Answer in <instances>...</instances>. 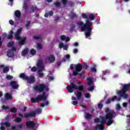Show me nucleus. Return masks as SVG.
Returning a JSON list of instances; mask_svg holds the SVG:
<instances>
[{
	"label": "nucleus",
	"instance_id": "f257e3e1",
	"mask_svg": "<svg viewBox=\"0 0 130 130\" xmlns=\"http://www.w3.org/2000/svg\"><path fill=\"white\" fill-rule=\"evenodd\" d=\"M105 112L106 113L105 116H100L99 118H95L94 119L95 123H99L100 122L102 125H104L106 123L108 126H110L114 122L113 118L117 115V113L114 111H111L109 108L105 109Z\"/></svg>",
	"mask_w": 130,
	"mask_h": 130
},
{
	"label": "nucleus",
	"instance_id": "f03ea898",
	"mask_svg": "<svg viewBox=\"0 0 130 130\" xmlns=\"http://www.w3.org/2000/svg\"><path fill=\"white\" fill-rule=\"evenodd\" d=\"M67 89L69 93H73L74 90H78L79 91H77L75 94L78 100H81L82 98V95H83L82 92H85V88L84 87V86H77L74 82H72L70 85H68Z\"/></svg>",
	"mask_w": 130,
	"mask_h": 130
},
{
	"label": "nucleus",
	"instance_id": "7ed1b4c3",
	"mask_svg": "<svg viewBox=\"0 0 130 130\" xmlns=\"http://www.w3.org/2000/svg\"><path fill=\"white\" fill-rule=\"evenodd\" d=\"M35 91H37V92H43L42 94H39L38 96L41 100V101H46L47 100V96H46V92L49 91V88L48 86L45 85L44 83L40 84L38 85H36L33 88ZM45 91L46 92L44 91ZM44 91V92H43Z\"/></svg>",
	"mask_w": 130,
	"mask_h": 130
},
{
	"label": "nucleus",
	"instance_id": "20e7f679",
	"mask_svg": "<svg viewBox=\"0 0 130 130\" xmlns=\"http://www.w3.org/2000/svg\"><path fill=\"white\" fill-rule=\"evenodd\" d=\"M91 26H93V22L90 21V18H87L86 23L81 27L82 32H85V35L86 38H88V39H91L90 36L92 35V34H91L92 32V28L90 27Z\"/></svg>",
	"mask_w": 130,
	"mask_h": 130
},
{
	"label": "nucleus",
	"instance_id": "39448f33",
	"mask_svg": "<svg viewBox=\"0 0 130 130\" xmlns=\"http://www.w3.org/2000/svg\"><path fill=\"white\" fill-rule=\"evenodd\" d=\"M130 88V83L129 84H124L123 85V88L121 90H118L117 92V95L120 96L124 99H126L128 95L126 94V92H127V90Z\"/></svg>",
	"mask_w": 130,
	"mask_h": 130
},
{
	"label": "nucleus",
	"instance_id": "423d86ee",
	"mask_svg": "<svg viewBox=\"0 0 130 130\" xmlns=\"http://www.w3.org/2000/svg\"><path fill=\"white\" fill-rule=\"evenodd\" d=\"M42 112L41 108L37 109L36 111H31L29 113H26L24 114V118H28L29 117H35L37 114H41Z\"/></svg>",
	"mask_w": 130,
	"mask_h": 130
},
{
	"label": "nucleus",
	"instance_id": "0eeeda50",
	"mask_svg": "<svg viewBox=\"0 0 130 130\" xmlns=\"http://www.w3.org/2000/svg\"><path fill=\"white\" fill-rule=\"evenodd\" d=\"M19 77L21 79L24 80V81H27V82L29 83V84H34V83H35L36 80L34 76L28 77L25 75L24 73H21L19 75Z\"/></svg>",
	"mask_w": 130,
	"mask_h": 130
},
{
	"label": "nucleus",
	"instance_id": "6e6552de",
	"mask_svg": "<svg viewBox=\"0 0 130 130\" xmlns=\"http://www.w3.org/2000/svg\"><path fill=\"white\" fill-rule=\"evenodd\" d=\"M75 69L76 71H73V75H78L80 76V77H82V76H83V73H79V72H81L83 70V67L82 66V64H81V63L77 64L75 67Z\"/></svg>",
	"mask_w": 130,
	"mask_h": 130
},
{
	"label": "nucleus",
	"instance_id": "1a4fd4ad",
	"mask_svg": "<svg viewBox=\"0 0 130 130\" xmlns=\"http://www.w3.org/2000/svg\"><path fill=\"white\" fill-rule=\"evenodd\" d=\"M46 60L48 61L49 63H53L55 61V56L51 54L47 57Z\"/></svg>",
	"mask_w": 130,
	"mask_h": 130
},
{
	"label": "nucleus",
	"instance_id": "9d476101",
	"mask_svg": "<svg viewBox=\"0 0 130 130\" xmlns=\"http://www.w3.org/2000/svg\"><path fill=\"white\" fill-rule=\"evenodd\" d=\"M10 86L12 87V89L14 90H16V89H18L19 88V84L15 81H11L9 82Z\"/></svg>",
	"mask_w": 130,
	"mask_h": 130
},
{
	"label": "nucleus",
	"instance_id": "9b49d317",
	"mask_svg": "<svg viewBox=\"0 0 130 130\" xmlns=\"http://www.w3.org/2000/svg\"><path fill=\"white\" fill-rule=\"evenodd\" d=\"M5 126H6V127H10V126H11V124L8 122H1L0 130L6 129V128L5 127Z\"/></svg>",
	"mask_w": 130,
	"mask_h": 130
},
{
	"label": "nucleus",
	"instance_id": "f8f14e48",
	"mask_svg": "<svg viewBox=\"0 0 130 130\" xmlns=\"http://www.w3.org/2000/svg\"><path fill=\"white\" fill-rule=\"evenodd\" d=\"M37 67L41 70H43L44 69V65L43 64V60L41 59H39L37 63Z\"/></svg>",
	"mask_w": 130,
	"mask_h": 130
},
{
	"label": "nucleus",
	"instance_id": "ddd939ff",
	"mask_svg": "<svg viewBox=\"0 0 130 130\" xmlns=\"http://www.w3.org/2000/svg\"><path fill=\"white\" fill-rule=\"evenodd\" d=\"M36 125V124H35V122L33 121H27L26 123V125L27 127H34V126H35Z\"/></svg>",
	"mask_w": 130,
	"mask_h": 130
},
{
	"label": "nucleus",
	"instance_id": "4468645a",
	"mask_svg": "<svg viewBox=\"0 0 130 130\" xmlns=\"http://www.w3.org/2000/svg\"><path fill=\"white\" fill-rule=\"evenodd\" d=\"M30 101L32 103H39L41 100H40L39 96L38 95L36 99L31 98L30 99Z\"/></svg>",
	"mask_w": 130,
	"mask_h": 130
},
{
	"label": "nucleus",
	"instance_id": "2eb2a0df",
	"mask_svg": "<svg viewBox=\"0 0 130 130\" xmlns=\"http://www.w3.org/2000/svg\"><path fill=\"white\" fill-rule=\"evenodd\" d=\"M17 40L19 41V45L20 46H22V45H24V44H25V42H26V38H23V39L21 38V39Z\"/></svg>",
	"mask_w": 130,
	"mask_h": 130
},
{
	"label": "nucleus",
	"instance_id": "dca6fc26",
	"mask_svg": "<svg viewBox=\"0 0 130 130\" xmlns=\"http://www.w3.org/2000/svg\"><path fill=\"white\" fill-rule=\"evenodd\" d=\"M7 56L8 57H13L15 56V55L14 54V52L12 50H9L7 52Z\"/></svg>",
	"mask_w": 130,
	"mask_h": 130
},
{
	"label": "nucleus",
	"instance_id": "f3484780",
	"mask_svg": "<svg viewBox=\"0 0 130 130\" xmlns=\"http://www.w3.org/2000/svg\"><path fill=\"white\" fill-rule=\"evenodd\" d=\"M28 51H29V49L28 48H26L25 49H24L21 53L22 56H25V55H26V54H28Z\"/></svg>",
	"mask_w": 130,
	"mask_h": 130
},
{
	"label": "nucleus",
	"instance_id": "a211bd4d",
	"mask_svg": "<svg viewBox=\"0 0 130 130\" xmlns=\"http://www.w3.org/2000/svg\"><path fill=\"white\" fill-rule=\"evenodd\" d=\"M15 15L16 18H18V19L21 18V12L19 10L16 11L15 12Z\"/></svg>",
	"mask_w": 130,
	"mask_h": 130
},
{
	"label": "nucleus",
	"instance_id": "6ab92c4d",
	"mask_svg": "<svg viewBox=\"0 0 130 130\" xmlns=\"http://www.w3.org/2000/svg\"><path fill=\"white\" fill-rule=\"evenodd\" d=\"M5 98L7 100H10V99H13V97L12 96V95H11L9 93H7L5 95Z\"/></svg>",
	"mask_w": 130,
	"mask_h": 130
},
{
	"label": "nucleus",
	"instance_id": "aec40b11",
	"mask_svg": "<svg viewBox=\"0 0 130 130\" xmlns=\"http://www.w3.org/2000/svg\"><path fill=\"white\" fill-rule=\"evenodd\" d=\"M112 102L115 101V100H117V101H120L121 100V99L119 97H118L116 95H115L112 98Z\"/></svg>",
	"mask_w": 130,
	"mask_h": 130
},
{
	"label": "nucleus",
	"instance_id": "412c9836",
	"mask_svg": "<svg viewBox=\"0 0 130 130\" xmlns=\"http://www.w3.org/2000/svg\"><path fill=\"white\" fill-rule=\"evenodd\" d=\"M42 71H43V69H40L38 71V73L40 77H43L44 75L43 73H42Z\"/></svg>",
	"mask_w": 130,
	"mask_h": 130
},
{
	"label": "nucleus",
	"instance_id": "4be33fe9",
	"mask_svg": "<svg viewBox=\"0 0 130 130\" xmlns=\"http://www.w3.org/2000/svg\"><path fill=\"white\" fill-rule=\"evenodd\" d=\"M98 129H100V130H104V125H97L96 127Z\"/></svg>",
	"mask_w": 130,
	"mask_h": 130
},
{
	"label": "nucleus",
	"instance_id": "5701e85b",
	"mask_svg": "<svg viewBox=\"0 0 130 130\" xmlns=\"http://www.w3.org/2000/svg\"><path fill=\"white\" fill-rule=\"evenodd\" d=\"M19 35H20V34H19V32H16L15 34V36L17 39V40H21V37H20Z\"/></svg>",
	"mask_w": 130,
	"mask_h": 130
},
{
	"label": "nucleus",
	"instance_id": "b1692460",
	"mask_svg": "<svg viewBox=\"0 0 130 130\" xmlns=\"http://www.w3.org/2000/svg\"><path fill=\"white\" fill-rule=\"evenodd\" d=\"M37 53V51H36V50L34 49H31L30 50V54H31V55H35V54H36Z\"/></svg>",
	"mask_w": 130,
	"mask_h": 130
},
{
	"label": "nucleus",
	"instance_id": "393cba45",
	"mask_svg": "<svg viewBox=\"0 0 130 130\" xmlns=\"http://www.w3.org/2000/svg\"><path fill=\"white\" fill-rule=\"evenodd\" d=\"M85 118L86 119H91V118H92V116L90 115V114H89L88 113H86L85 116Z\"/></svg>",
	"mask_w": 130,
	"mask_h": 130
},
{
	"label": "nucleus",
	"instance_id": "a878e982",
	"mask_svg": "<svg viewBox=\"0 0 130 130\" xmlns=\"http://www.w3.org/2000/svg\"><path fill=\"white\" fill-rule=\"evenodd\" d=\"M10 71V68L8 67H4L3 68V73L6 74V73H8Z\"/></svg>",
	"mask_w": 130,
	"mask_h": 130
},
{
	"label": "nucleus",
	"instance_id": "bb28decb",
	"mask_svg": "<svg viewBox=\"0 0 130 130\" xmlns=\"http://www.w3.org/2000/svg\"><path fill=\"white\" fill-rule=\"evenodd\" d=\"M88 19H89V20H90V21H93V20H94V19H95V16L92 14H90L89 15Z\"/></svg>",
	"mask_w": 130,
	"mask_h": 130
},
{
	"label": "nucleus",
	"instance_id": "cd10ccee",
	"mask_svg": "<svg viewBox=\"0 0 130 130\" xmlns=\"http://www.w3.org/2000/svg\"><path fill=\"white\" fill-rule=\"evenodd\" d=\"M47 100H46V101H45V104H41V107H44V106H45V105H47V106H48V105H49V102H48V101H47Z\"/></svg>",
	"mask_w": 130,
	"mask_h": 130
},
{
	"label": "nucleus",
	"instance_id": "c85d7f7f",
	"mask_svg": "<svg viewBox=\"0 0 130 130\" xmlns=\"http://www.w3.org/2000/svg\"><path fill=\"white\" fill-rule=\"evenodd\" d=\"M30 10L32 11V12H34L37 11V7L32 6L30 8Z\"/></svg>",
	"mask_w": 130,
	"mask_h": 130
},
{
	"label": "nucleus",
	"instance_id": "c756f323",
	"mask_svg": "<svg viewBox=\"0 0 130 130\" xmlns=\"http://www.w3.org/2000/svg\"><path fill=\"white\" fill-rule=\"evenodd\" d=\"M24 126V124L20 123L16 126V128H17V130L20 129V128H22Z\"/></svg>",
	"mask_w": 130,
	"mask_h": 130
},
{
	"label": "nucleus",
	"instance_id": "7c9ffc66",
	"mask_svg": "<svg viewBox=\"0 0 130 130\" xmlns=\"http://www.w3.org/2000/svg\"><path fill=\"white\" fill-rule=\"evenodd\" d=\"M14 44L15 43L14 42H10L8 43L7 46H8V47H13Z\"/></svg>",
	"mask_w": 130,
	"mask_h": 130
},
{
	"label": "nucleus",
	"instance_id": "2f4dec72",
	"mask_svg": "<svg viewBox=\"0 0 130 130\" xmlns=\"http://www.w3.org/2000/svg\"><path fill=\"white\" fill-rule=\"evenodd\" d=\"M116 110L120 111L121 110V107L119 104H117L116 105Z\"/></svg>",
	"mask_w": 130,
	"mask_h": 130
},
{
	"label": "nucleus",
	"instance_id": "473e14b6",
	"mask_svg": "<svg viewBox=\"0 0 130 130\" xmlns=\"http://www.w3.org/2000/svg\"><path fill=\"white\" fill-rule=\"evenodd\" d=\"M53 5H54V6L56 8H58V7H60V3H59L58 2L54 3Z\"/></svg>",
	"mask_w": 130,
	"mask_h": 130
},
{
	"label": "nucleus",
	"instance_id": "72a5a7b5",
	"mask_svg": "<svg viewBox=\"0 0 130 130\" xmlns=\"http://www.w3.org/2000/svg\"><path fill=\"white\" fill-rule=\"evenodd\" d=\"M61 3L64 7H66L68 3V0H61Z\"/></svg>",
	"mask_w": 130,
	"mask_h": 130
},
{
	"label": "nucleus",
	"instance_id": "f704fd0d",
	"mask_svg": "<svg viewBox=\"0 0 130 130\" xmlns=\"http://www.w3.org/2000/svg\"><path fill=\"white\" fill-rule=\"evenodd\" d=\"M10 111L12 112V113H16V112H17V108L13 107L10 109Z\"/></svg>",
	"mask_w": 130,
	"mask_h": 130
},
{
	"label": "nucleus",
	"instance_id": "c9c22d12",
	"mask_svg": "<svg viewBox=\"0 0 130 130\" xmlns=\"http://www.w3.org/2000/svg\"><path fill=\"white\" fill-rule=\"evenodd\" d=\"M111 101H112V98H109L106 101V104H110L111 103Z\"/></svg>",
	"mask_w": 130,
	"mask_h": 130
},
{
	"label": "nucleus",
	"instance_id": "e433bc0d",
	"mask_svg": "<svg viewBox=\"0 0 130 130\" xmlns=\"http://www.w3.org/2000/svg\"><path fill=\"white\" fill-rule=\"evenodd\" d=\"M15 122H21V121H22V118L17 117L15 119Z\"/></svg>",
	"mask_w": 130,
	"mask_h": 130
},
{
	"label": "nucleus",
	"instance_id": "4c0bfd02",
	"mask_svg": "<svg viewBox=\"0 0 130 130\" xmlns=\"http://www.w3.org/2000/svg\"><path fill=\"white\" fill-rule=\"evenodd\" d=\"M69 7H74L75 6V2L72 1H70L69 3Z\"/></svg>",
	"mask_w": 130,
	"mask_h": 130
},
{
	"label": "nucleus",
	"instance_id": "58836bf2",
	"mask_svg": "<svg viewBox=\"0 0 130 130\" xmlns=\"http://www.w3.org/2000/svg\"><path fill=\"white\" fill-rule=\"evenodd\" d=\"M71 14H72L71 19H74V18H77V14H76V13H75L74 12H72Z\"/></svg>",
	"mask_w": 130,
	"mask_h": 130
},
{
	"label": "nucleus",
	"instance_id": "ea45409f",
	"mask_svg": "<svg viewBox=\"0 0 130 130\" xmlns=\"http://www.w3.org/2000/svg\"><path fill=\"white\" fill-rule=\"evenodd\" d=\"M84 97L89 99V98H91V95H90L89 93H86L84 94Z\"/></svg>",
	"mask_w": 130,
	"mask_h": 130
},
{
	"label": "nucleus",
	"instance_id": "a19ab883",
	"mask_svg": "<svg viewBox=\"0 0 130 130\" xmlns=\"http://www.w3.org/2000/svg\"><path fill=\"white\" fill-rule=\"evenodd\" d=\"M23 8L25 11L27 10V9H28V5H27V3H24Z\"/></svg>",
	"mask_w": 130,
	"mask_h": 130
},
{
	"label": "nucleus",
	"instance_id": "79ce46f5",
	"mask_svg": "<svg viewBox=\"0 0 130 130\" xmlns=\"http://www.w3.org/2000/svg\"><path fill=\"white\" fill-rule=\"evenodd\" d=\"M13 78L14 77L11 75H7L6 76V79H7V80H13Z\"/></svg>",
	"mask_w": 130,
	"mask_h": 130
},
{
	"label": "nucleus",
	"instance_id": "37998d69",
	"mask_svg": "<svg viewBox=\"0 0 130 130\" xmlns=\"http://www.w3.org/2000/svg\"><path fill=\"white\" fill-rule=\"evenodd\" d=\"M88 82L87 83V84L88 85V86H91V84H92V79L90 78H88Z\"/></svg>",
	"mask_w": 130,
	"mask_h": 130
},
{
	"label": "nucleus",
	"instance_id": "c03bdc74",
	"mask_svg": "<svg viewBox=\"0 0 130 130\" xmlns=\"http://www.w3.org/2000/svg\"><path fill=\"white\" fill-rule=\"evenodd\" d=\"M72 104H73V105H74L75 106L78 105V101H73L71 102Z\"/></svg>",
	"mask_w": 130,
	"mask_h": 130
},
{
	"label": "nucleus",
	"instance_id": "a18cd8bd",
	"mask_svg": "<svg viewBox=\"0 0 130 130\" xmlns=\"http://www.w3.org/2000/svg\"><path fill=\"white\" fill-rule=\"evenodd\" d=\"M36 71H37V68L35 66L33 67L31 69V71L35 72H36Z\"/></svg>",
	"mask_w": 130,
	"mask_h": 130
},
{
	"label": "nucleus",
	"instance_id": "49530a36",
	"mask_svg": "<svg viewBox=\"0 0 130 130\" xmlns=\"http://www.w3.org/2000/svg\"><path fill=\"white\" fill-rule=\"evenodd\" d=\"M98 107L99 109H102V108H103V105L102 104H99L98 105Z\"/></svg>",
	"mask_w": 130,
	"mask_h": 130
},
{
	"label": "nucleus",
	"instance_id": "de8ad7c7",
	"mask_svg": "<svg viewBox=\"0 0 130 130\" xmlns=\"http://www.w3.org/2000/svg\"><path fill=\"white\" fill-rule=\"evenodd\" d=\"M77 25L78 26H83L84 25V22H83V21H79L78 22H77Z\"/></svg>",
	"mask_w": 130,
	"mask_h": 130
},
{
	"label": "nucleus",
	"instance_id": "09e8293b",
	"mask_svg": "<svg viewBox=\"0 0 130 130\" xmlns=\"http://www.w3.org/2000/svg\"><path fill=\"white\" fill-rule=\"evenodd\" d=\"M29 26H30V21H27L25 25V27L26 28H27V29H29Z\"/></svg>",
	"mask_w": 130,
	"mask_h": 130
},
{
	"label": "nucleus",
	"instance_id": "8fccbe9b",
	"mask_svg": "<svg viewBox=\"0 0 130 130\" xmlns=\"http://www.w3.org/2000/svg\"><path fill=\"white\" fill-rule=\"evenodd\" d=\"M34 39H35L36 40H38L40 39V37L38 36H33Z\"/></svg>",
	"mask_w": 130,
	"mask_h": 130
},
{
	"label": "nucleus",
	"instance_id": "3c124183",
	"mask_svg": "<svg viewBox=\"0 0 130 130\" xmlns=\"http://www.w3.org/2000/svg\"><path fill=\"white\" fill-rule=\"evenodd\" d=\"M64 46V45L63 44V43H60L59 44V48H63V46Z\"/></svg>",
	"mask_w": 130,
	"mask_h": 130
},
{
	"label": "nucleus",
	"instance_id": "603ef678",
	"mask_svg": "<svg viewBox=\"0 0 130 130\" xmlns=\"http://www.w3.org/2000/svg\"><path fill=\"white\" fill-rule=\"evenodd\" d=\"M83 19H88V17H87V15L85 13H82V14Z\"/></svg>",
	"mask_w": 130,
	"mask_h": 130
},
{
	"label": "nucleus",
	"instance_id": "864d4df0",
	"mask_svg": "<svg viewBox=\"0 0 130 130\" xmlns=\"http://www.w3.org/2000/svg\"><path fill=\"white\" fill-rule=\"evenodd\" d=\"M3 109H4L5 110H7L8 109H10V107L6 106H2Z\"/></svg>",
	"mask_w": 130,
	"mask_h": 130
},
{
	"label": "nucleus",
	"instance_id": "5fc2aeb1",
	"mask_svg": "<svg viewBox=\"0 0 130 130\" xmlns=\"http://www.w3.org/2000/svg\"><path fill=\"white\" fill-rule=\"evenodd\" d=\"M93 90H94V87L93 86H90L88 88V91H93Z\"/></svg>",
	"mask_w": 130,
	"mask_h": 130
},
{
	"label": "nucleus",
	"instance_id": "6e6d98bb",
	"mask_svg": "<svg viewBox=\"0 0 130 130\" xmlns=\"http://www.w3.org/2000/svg\"><path fill=\"white\" fill-rule=\"evenodd\" d=\"M11 129H12V130H18V129L17 128V126H15V125H12L11 126Z\"/></svg>",
	"mask_w": 130,
	"mask_h": 130
},
{
	"label": "nucleus",
	"instance_id": "4d7b16f0",
	"mask_svg": "<svg viewBox=\"0 0 130 130\" xmlns=\"http://www.w3.org/2000/svg\"><path fill=\"white\" fill-rule=\"evenodd\" d=\"M83 69H84V70H88V65H87L86 63L83 64Z\"/></svg>",
	"mask_w": 130,
	"mask_h": 130
},
{
	"label": "nucleus",
	"instance_id": "13d9d810",
	"mask_svg": "<svg viewBox=\"0 0 130 130\" xmlns=\"http://www.w3.org/2000/svg\"><path fill=\"white\" fill-rule=\"evenodd\" d=\"M60 39L62 40V41H63V40H66V36L64 35H62L60 36Z\"/></svg>",
	"mask_w": 130,
	"mask_h": 130
},
{
	"label": "nucleus",
	"instance_id": "bf43d9fd",
	"mask_svg": "<svg viewBox=\"0 0 130 130\" xmlns=\"http://www.w3.org/2000/svg\"><path fill=\"white\" fill-rule=\"evenodd\" d=\"M63 48L64 50H68V49H69V46H68V45H65L63 47Z\"/></svg>",
	"mask_w": 130,
	"mask_h": 130
},
{
	"label": "nucleus",
	"instance_id": "052dcab7",
	"mask_svg": "<svg viewBox=\"0 0 130 130\" xmlns=\"http://www.w3.org/2000/svg\"><path fill=\"white\" fill-rule=\"evenodd\" d=\"M91 72H92V73L95 72H97V70L95 68H92L91 69Z\"/></svg>",
	"mask_w": 130,
	"mask_h": 130
},
{
	"label": "nucleus",
	"instance_id": "680f3d73",
	"mask_svg": "<svg viewBox=\"0 0 130 130\" xmlns=\"http://www.w3.org/2000/svg\"><path fill=\"white\" fill-rule=\"evenodd\" d=\"M7 39H13V35H8V36L7 37Z\"/></svg>",
	"mask_w": 130,
	"mask_h": 130
},
{
	"label": "nucleus",
	"instance_id": "e2e57ef3",
	"mask_svg": "<svg viewBox=\"0 0 130 130\" xmlns=\"http://www.w3.org/2000/svg\"><path fill=\"white\" fill-rule=\"evenodd\" d=\"M16 32L20 34L21 32H22V27L19 28Z\"/></svg>",
	"mask_w": 130,
	"mask_h": 130
},
{
	"label": "nucleus",
	"instance_id": "0e129e2a",
	"mask_svg": "<svg viewBox=\"0 0 130 130\" xmlns=\"http://www.w3.org/2000/svg\"><path fill=\"white\" fill-rule=\"evenodd\" d=\"M37 47H38V48H39V49H42V46L40 44H38Z\"/></svg>",
	"mask_w": 130,
	"mask_h": 130
},
{
	"label": "nucleus",
	"instance_id": "69168bd1",
	"mask_svg": "<svg viewBox=\"0 0 130 130\" xmlns=\"http://www.w3.org/2000/svg\"><path fill=\"white\" fill-rule=\"evenodd\" d=\"M64 40L66 41V42H69V41H70V40H71V39H70V38L67 37L65 38Z\"/></svg>",
	"mask_w": 130,
	"mask_h": 130
},
{
	"label": "nucleus",
	"instance_id": "338daca9",
	"mask_svg": "<svg viewBox=\"0 0 130 130\" xmlns=\"http://www.w3.org/2000/svg\"><path fill=\"white\" fill-rule=\"evenodd\" d=\"M9 23L11 25H14V21H13L12 19L9 20Z\"/></svg>",
	"mask_w": 130,
	"mask_h": 130
},
{
	"label": "nucleus",
	"instance_id": "774afa93",
	"mask_svg": "<svg viewBox=\"0 0 130 130\" xmlns=\"http://www.w3.org/2000/svg\"><path fill=\"white\" fill-rule=\"evenodd\" d=\"M73 53H74V54L78 53V49H74L73 50Z\"/></svg>",
	"mask_w": 130,
	"mask_h": 130
}]
</instances>
